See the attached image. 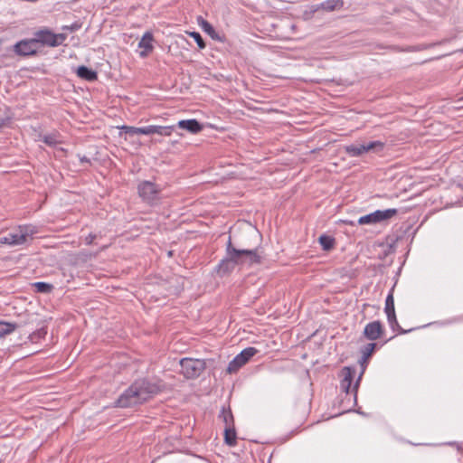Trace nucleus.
I'll list each match as a JSON object with an SVG mask.
<instances>
[{
	"label": "nucleus",
	"mask_w": 463,
	"mask_h": 463,
	"mask_svg": "<svg viewBox=\"0 0 463 463\" xmlns=\"http://www.w3.org/2000/svg\"><path fill=\"white\" fill-rule=\"evenodd\" d=\"M6 125V119L1 118L0 119V129L4 128Z\"/></svg>",
	"instance_id": "33"
},
{
	"label": "nucleus",
	"mask_w": 463,
	"mask_h": 463,
	"mask_svg": "<svg viewBox=\"0 0 463 463\" xmlns=\"http://www.w3.org/2000/svg\"><path fill=\"white\" fill-rule=\"evenodd\" d=\"M35 287L37 288L39 292H43V293H48L52 288V285L45 283V282H37L35 284Z\"/></svg>",
	"instance_id": "27"
},
{
	"label": "nucleus",
	"mask_w": 463,
	"mask_h": 463,
	"mask_svg": "<svg viewBox=\"0 0 463 463\" xmlns=\"http://www.w3.org/2000/svg\"><path fill=\"white\" fill-rule=\"evenodd\" d=\"M37 228L32 224L20 225L7 233L10 246L24 244L28 238L37 233Z\"/></svg>",
	"instance_id": "4"
},
{
	"label": "nucleus",
	"mask_w": 463,
	"mask_h": 463,
	"mask_svg": "<svg viewBox=\"0 0 463 463\" xmlns=\"http://www.w3.org/2000/svg\"><path fill=\"white\" fill-rule=\"evenodd\" d=\"M96 238V235L95 234H92V233H90L86 238H85V242L86 244H91L93 242V241L95 240Z\"/></svg>",
	"instance_id": "30"
},
{
	"label": "nucleus",
	"mask_w": 463,
	"mask_h": 463,
	"mask_svg": "<svg viewBox=\"0 0 463 463\" xmlns=\"http://www.w3.org/2000/svg\"><path fill=\"white\" fill-rule=\"evenodd\" d=\"M344 7V0H326L318 5L311 6V12L316 13L319 10L326 12H334L341 10Z\"/></svg>",
	"instance_id": "13"
},
{
	"label": "nucleus",
	"mask_w": 463,
	"mask_h": 463,
	"mask_svg": "<svg viewBox=\"0 0 463 463\" xmlns=\"http://www.w3.org/2000/svg\"><path fill=\"white\" fill-rule=\"evenodd\" d=\"M222 417H223V420L226 424V427L234 426L233 425V416H232L231 411H223Z\"/></svg>",
	"instance_id": "28"
},
{
	"label": "nucleus",
	"mask_w": 463,
	"mask_h": 463,
	"mask_svg": "<svg viewBox=\"0 0 463 463\" xmlns=\"http://www.w3.org/2000/svg\"><path fill=\"white\" fill-rule=\"evenodd\" d=\"M318 241L324 250H330L335 245V239L328 235H321Z\"/></svg>",
	"instance_id": "21"
},
{
	"label": "nucleus",
	"mask_w": 463,
	"mask_h": 463,
	"mask_svg": "<svg viewBox=\"0 0 463 463\" xmlns=\"http://www.w3.org/2000/svg\"><path fill=\"white\" fill-rule=\"evenodd\" d=\"M174 130L172 126H154V134L169 137Z\"/></svg>",
	"instance_id": "24"
},
{
	"label": "nucleus",
	"mask_w": 463,
	"mask_h": 463,
	"mask_svg": "<svg viewBox=\"0 0 463 463\" xmlns=\"http://www.w3.org/2000/svg\"><path fill=\"white\" fill-rule=\"evenodd\" d=\"M177 126L180 128L185 129L193 134L199 133L203 129V126L196 119L180 120L178 122Z\"/></svg>",
	"instance_id": "16"
},
{
	"label": "nucleus",
	"mask_w": 463,
	"mask_h": 463,
	"mask_svg": "<svg viewBox=\"0 0 463 463\" xmlns=\"http://www.w3.org/2000/svg\"><path fill=\"white\" fill-rule=\"evenodd\" d=\"M137 191L144 201L152 203L158 199L161 189L150 181H143L138 184Z\"/></svg>",
	"instance_id": "9"
},
{
	"label": "nucleus",
	"mask_w": 463,
	"mask_h": 463,
	"mask_svg": "<svg viewBox=\"0 0 463 463\" xmlns=\"http://www.w3.org/2000/svg\"><path fill=\"white\" fill-rule=\"evenodd\" d=\"M198 23L203 32L210 35L213 39L222 41L221 37L209 22L200 17Z\"/></svg>",
	"instance_id": "18"
},
{
	"label": "nucleus",
	"mask_w": 463,
	"mask_h": 463,
	"mask_svg": "<svg viewBox=\"0 0 463 463\" xmlns=\"http://www.w3.org/2000/svg\"><path fill=\"white\" fill-rule=\"evenodd\" d=\"M342 375L343 379L341 380L340 387L344 392L349 393L352 382L355 375V370L350 367H345L342 371Z\"/></svg>",
	"instance_id": "14"
},
{
	"label": "nucleus",
	"mask_w": 463,
	"mask_h": 463,
	"mask_svg": "<svg viewBox=\"0 0 463 463\" xmlns=\"http://www.w3.org/2000/svg\"><path fill=\"white\" fill-rule=\"evenodd\" d=\"M161 383L146 378L136 380L116 401L120 408H128L144 403L162 392Z\"/></svg>",
	"instance_id": "1"
},
{
	"label": "nucleus",
	"mask_w": 463,
	"mask_h": 463,
	"mask_svg": "<svg viewBox=\"0 0 463 463\" xmlns=\"http://www.w3.org/2000/svg\"><path fill=\"white\" fill-rule=\"evenodd\" d=\"M385 146L382 141H370L364 144H351L345 146V151L350 156H360L364 153L373 152L375 154L381 153Z\"/></svg>",
	"instance_id": "3"
},
{
	"label": "nucleus",
	"mask_w": 463,
	"mask_h": 463,
	"mask_svg": "<svg viewBox=\"0 0 463 463\" xmlns=\"http://www.w3.org/2000/svg\"><path fill=\"white\" fill-rule=\"evenodd\" d=\"M38 46L34 38L29 40H22L14 46V51L20 56H30L37 52Z\"/></svg>",
	"instance_id": "10"
},
{
	"label": "nucleus",
	"mask_w": 463,
	"mask_h": 463,
	"mask_svg": "<svg viewBox=\"0 0 463 463\" xmlns=\"http://www.w3.org/2000/svg\"><path fill=\"white\" fill-rule=\"evenodd\" d=\"M42 141L50 146H55L56 145L61 143L60 136L58 133H51L44 135L42 137Z\"/></svg>",
	"instance_id": "22"
},
{
	"label": "nucleus",
	"mask_w": 463,
	"mask_h": 463,
	"mask_svg": "<svg viewBox=\"0 0 463 463\" xmlns=\"http://www.w3.org/2000/svg\"><path fill=\"white\" fill-rule=\"evenodd\" d=\"M375 347H376L375 343H369L362 348V350H361V353H362L361 362L362 363H365L370 358V356L373 354Z\"/></svg>",
	"instance_id": "23"
},
{
	"label": "nucleus",
	"mask_w": 463,
	"mask_h": 463,
	"mask_svg": "<svg viewBox=\"0 0 463 463\" xmlns=\"http://www.w3.org/2000/svg\"><path fill=\"white\" fill-rule=\"evenodd\" d=\"M3 244H6V245L10 246V241L8 240L7 234L3 237H0V245H3Z\"/></svg>",
	"instance_id": "31"
},
{
	"label": "nucleus",
	"mask_w": 463,
	"mask_h": 463,
	"mask_svg": "<svg viewBox=\"0 0 463 463\" xmlns=\"http://www.w3.org/2000/svg\"><path fill=\"white\" fill-rule=\"evenodd\" d=\"M77 75L86 80L93 81L97 80L98 74L95 71L88 68L87 66H80L77 69Z\"/></svg>",
	"instance_id": "17"
},
{
	"label": "nucleus",
	"mask_w": 463,
	"mask_h": 463,
	"mask_svg": "<svg viewBox=\"0 0 463 463\" xmlns=\"http://www.w3.org/2000/svg\"><path fill=\"white\" fill-rule=\"evenodd\" d=\"M237 434L234 426L225 427L224 441L227 445L233 447L236 445Z\"/></svg>",
	"instance_id": "19"
},
{
	"label": "nucleus",
	"mask_w": 463,
	"mask_h": 463,
	"mask_svg": "<svg viewBox=\"0 0 463 463\" xmlns=\"http://www.w3.org/2000/svg\"><path fill=\"white\" fill-rule=\"evenodd\" d=\"M258 353L255 347H247L237 354L228 364L227 372L229 373H236L240 368L246 364L251 357Z\"/></svg>",
	"instance_id": "8"
},
{
	"label": "nucleus",
	"mask_w": 463,
	"mask_h": 463,
	"mask_svg": "<svg viewBox=\"0 0 463 463\" xmlns=\"http://www.w3.org/2000/svg\"><path fill=\"white\" fill-rule=\"evenodd\" d=\"M397 209H386V210H377L369 214L361 216L357 223L360 225L365 224H376L382 222L383 221L389 220L397 214Z\"/></svg>",
	"instance_id": "7"
},
{
	"label": "nucleus",
	"mask_w": 463,
	"mask_h": 463,
	"mask_svg": "<svg viewBox=\"0 0 463 463\" xmlns=\"http://www.w3.org/2000/svg\"><path fill=\"white\" fill-rule=\"evenodd\" d=\"M121 131L126 135L134 136L137 134H141V128L131 127V126H122L120 128Z\"/></svg>",
	"instance_id": "25"
},
{
	"label": "nucleus",
	"mask_w": 463,
	"mask_h": 463,
	"mask_svg": "<svg viewBox=\"0 0 463 463\" xmlns=\"http://www.w3.org/2000/svg\"><path fill=\"white\" fill-rule=\"evenodd\" d=\"M34 41L36 44L47 45L51 47L60 46L66 40V35L63 33H53L52 31L39 30L34 33Z\"/></svg>",
	"instance_id": "6"
},
{
	"label": "nucleus",
	"mask_w": 463,
	"mask_h": 463,
	"mask_svg": "<svg viewBox=\"0 0 463 463\" xmlns=\"http://www.w3.org/2000/svg\"><path fill=\"white\" fill-rule=\"evenodd\" d=\"M384 312L387 316V320L392 330L401 329L397 321L394 308V298L392 292H390L385 299Z\"/></svg>",
	"instance_id": "11"
},
{
	"label": "nucleus",
	"mask_w": 463,
	"mask_h": 463,
	"mask_svg": "<svg viewBox=\"0 0 463 463\" xmlns=\"http://www.w3.org/2000/svg\"><path fill=\"white\" fill-rule=\"evenodd\" d=\"M189 35L196 42V43L200 49L205 48V43L199 33L191 32V33H189Z\"/></svg>",
	"instance_id": "26"
},
{
	"label": "nucleus",
	"mask_w": 463,
	"mask_h": 463,
	"mask_svg": "<svg viewBox=\"0 0 463 463\" xmlns=\"http://www.w3.org/2000/svg\"><path fill=\"white\" fill-rule=\"evenodd\" d=\"M80 160L81 162L90 163V159H89L87 156H80Z\"/></svg>",
	"instance_id": "34"
},
{
	"label": "nucleus",
	"mask_w": 463,
	"mask_h": 463,
	"mask_svg": "<svg viewBox=\"0 0 463 463\" xmlns=\"http://www.w3.org/2000/svg\"><path fill=\"white\" fill-rule=\"evenodd\" d=\"M361 379V375L358 377V380L357 382L355 383V384L354 385L353 387V392L354 393V396H356V392H357V389H358V385H359V381Z\"/></svg>",
	"instance_id": "32"
},
{
	"label": "nucleus",
	"mask_w": 463,
	"mask_h": 463,
	"mask_svg": "<svg viewBox=\"0 0 463 463\" xmlns=\"http://www.w3.org/2000/svg\"><path fill=\"white\" fill-rule=\"evenodd\" d=\"M18 327L17 324L0 321V337L12 334Z\"/></svg>",
	"instance_id": "20"
},
{
	"label": "nucleus",
	"mask_w": 463,
	"mask_h": 463,
	"mask_svg": "<svg viewBox=\"0 0 463 463\" xmlns=\"http://www.w3.org/2000/svg\"><path fill=\"white\" fill-rule=\"evenodd\" d=\"M154 41V37L151 32H146L144 35L142 36L140 42L138 43V47L144 49L140 52L141 57H146L148 52H152L153 50V44L152 42Z\"/></svg>",
	"instance_id": "15"
},
{
	"label": "nucleus",
	"mask_w": 463,
	"mask_h": 463,
	"mask_svg": "<svg viewBox=\"0 0 463 463\" xmlns=\"http://www.w3.org/2000/svg\"><path fill=\"white\" fill-rule=\"evenodd\" d=\"M154 134V125L141 127V135H153Z\"/></svg>",
	"instance_id": "29"
},
{
	"label": "nucleus",
	"mask_w": 463,
	"mask_h": 463,
	"mask_svg": "<svg viewBox=\"0 0 463 463\" xmlns=\"http://www.w3.org/2000/svg\"><path fill=\"white\" fill-rule=\"evenodd\" d=\"M383 333V328L380 321H373L368 323L364 329V336L371 341L379 339Z\"/></svg>",
	"instance_id": "12"
},
{
	"label": "nucleus",
	"mask_w": 463,
	"mask_h": 463,
	"mask_svg": "<svg viewBox=\"0 0 463 463\" xmlns=\"http://www.w3.org/2000/svg\"><path fill=\"white\" fill-rule=\"evenodd\" d=\"M179 363L181 373L187 379L198 377L206 367L205 361L202 359L183 358Z\"/></svg>",
	"instance_id": "5"
},
{
	"label": "nucleus",
	"mask_w": 463,
	"mask_h": 463,
	"mask_svg": "<svg viewBox=\"0 0 463 463\" xmlns=\"http://www.w3.org/2000/svg\"><path fill=\"white\" fill-rule=\"evenodd\" d=\"M261 256L258 249L237 250L232 244L231 238L226 247V257L218 265V271L222 274L232 271L237 265H252L260 263Z\"/></svg>",
	"instance_id": "2"
}]
</instances>
